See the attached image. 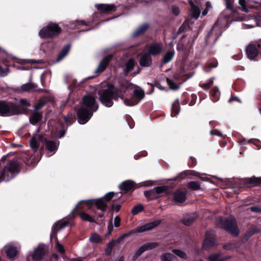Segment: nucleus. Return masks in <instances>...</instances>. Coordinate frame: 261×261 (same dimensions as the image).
Returning <instances> with one entry per match:
<instances>
[{"label":"nucleus","mask_w":261,"mask_h":261,"mask_svg":"<svg viewBox=\"0 0 261 261\" xmlns=\"http://www.w3.org/2000/svg\"><path fill=\"white\" fill-rule=\"evenodd\" d=\"M98 109V105L96 102L95 98L90 95H85L83 97V105L77 111L79 123L85 124Z\"/></svg>","instance_id":"f257e3e1"},{"label":"nucleus","mask_w":261,"mask_h":261,"mask_svg":"<svg viewBox=\"0 0 261 261\" xmlns=\"http://www.w3.org/2000/svg\"><path fill=\"white\" fill-rule=\"evenodd\" d=\"M62 31V28L57 23L50 22L39 31V36L43 39H53L58 37Z\"/></svg>","instance_id":"f03ea898"},{"label":"nucleus","mask_w":261,"mask_h":261,"mask_svg":"<svg viewBox=\"0 0 261 261\" xmlns=\"http://www.w3.org/2000/svg\"><path fill=\"white\" fill-rule=\"evenodd\" d=\"M20 170V161L14 159L10 161L8 164L1 171L4 180H9L17 174Z\"/></svg>","instance_id":"7ed1b4c3"},{"label":"nucleus","mask_w":261,"mask_h":261,"mask_svg":"<svg viewBox=\"0 0 261 261\" xmlns=\"http://www.w3.org/2000/svg\"><path fill=\"white\" fill-rule=\"evenodd\" d=\"M25 109L16 104L7 101H0V115L10 116L23 113Z\"/></svg>","instance_id":"20e7f679"},{"label":"nucleus","mask_w":261,"mask_h":261,"mask_svg":"<svg viewBox=\"0 0 261 261\" xmlns=\"http://www.w3.org/2000/svg\"><path fill=\"white\" fill-rule=\"evenodd\" d=\"M217 225L218 227L224 228L231 234L237 236L239 234V229L235 218L230 216L226 219H219Z\"/></svg>","instance_id":"39448f33"},{"label":"nucleus","mask_w":261,"mask_h":261,"mask_svg":"<svg viewBox=\"0 0 261 261\" xmlns=\"http://www.w3.org/2000/svg\"><path fill=\"white\" fill-rule=\"evenodd\" d=\"M98 95L101 103L108 108L111 107L113 105L115 97L117 95L114 93H110L108 91H104L100 90L98 91Z\"/></svg>","instance_id":"423d86ee"},{"label":"nucleus","mask_w":261,"mask_h":261,"mask_svg":"<svg viewBox=\"0 0 261 261\" xmlns=\"http://www.w3.org/2000/svg\"><path fill=\"white\" fill-rule=\"evenodd\" d=\"M246 54L249 59L253 60L261 53V39L251 42L247 47Z\"/></svg>","instance_id":"0eeeda50"},{"label":"nucleus","mask_w":261,"mask_h":261,"mask_svg":"<svg viewBox=\"0 0 261 261\" xmlns=\"http://www.w3.org/2000/svg\"><path fill=\"white\" fill-rule=\"evenodd\" d=\"M145 96L144 91L141 89H135L133 91V95L129 99H124V104L129 107L137 105Z\"/></svg>","instance_id":"6e6552de"},{"label":"nucleus","mask_w":261,"mask_h":261,"mask_svg":"<svg viewBox=\"0 0 261 261\" xmlns=\"http://www.w3.org/2000/svg\"><path fill=\"white\" fill-rule=\"evenodd\" d=\"M217 25L218 23L216 22L206 35L205 38L206 45L213 46L221 36L222 33L221 30H219L218 32H214V28H216Z\"/></svg>","instance_id":"1a4fd4ad"},{"label":"nucleus","mask_w":261,"mask_h":261,"mask_svg":"<svg viewBox=\"0 0 261 261\" xmlns=\"http://www.w3.org/2000/svg\"><path fill=\"white\" fill-rule=\"evenodd\" d=\"M83 210L84 205L83 202H79L73 211V217L79 216L83 221L94 222V218L87 213L83 212Z\"/></svg>","instance_id":"9d476101"},{"label":"nucleus","mask_w":261,"mask_h":261,"mask_svg":"<svg viewBox=\"0 0 261 261\" xmlns=\"http://www.w3.org/2000/svg\"><path fill=\"white\" fill-rule=\"evenodd\" d=\"M40 132L36 133L32 137L30 141L31 148L36 152L39 147L40 142L44 143L46 138Z\"/></svg>","instance_id":"9b49d317"},{"label":"nucleus","mask_w":261,"mask_h":261,"mask_svg":"<svg viewBox=\"0 0 261 261\" xmlns=\"http://www.w3.org/2000/svg\"><path fill=\"white\" fill-rule=\"evenodd\" d=\"M215 232L213 230L207 231L203 243L202 247L204 249H208L215 245Z\"/></svg>","instance_id":"f8f14e48"},{"label":"nucleus","mask_w":261,"mask_h":261,"mask_svg":"<svg viewBox=\"0 0 261 261\" xmlns=\"http://www.w3.org/2000/svg\"><path fill=\"white\" fill-rule=\"evenodd\" d=\"M163 50L161 43L153 42L149 44L147 53L150 56H157L160 55Z\"/></svg>","instance_id":"ddd939ff"},{"label":"nucleus","mask_w":261,"mask_h":261,"mask_svg":"<svg viewBox=\"0 0 261 261\" xmlns=\"http://www.w3.org/2000/svg\"><path fill=\"white\" fill-rule=\"evenodd\" d=\"M159 246V244L156 242H148L140 247L136 251L133 258L134 259L137 258L144 251L153 249Z\"/></svg>","instance_id":"4468645a"},{"label":"nucleus","mask_w":261,"mask_h":261,"mask_svg":"<svg viewBox=\"0 0 261 261\" xmlns=\"http://www.w3.org/2000/svg\"><path fill=\"white\" fill-rule=\"evenodd\" d=\"M113 58V55H108L105 56L100 62L94 72L95 73H100L104 71L108 67L110 62L112 61Z\"/></svg>","instance_id":"2eb2a0df"},{"label":"nucleus","mask_w":261,"mask_h":261,"mask_svg":"<svg viewBox=\"0 0 261 261\" xmlns=\"http://www.w3.org/2000/svg\"><path fill=\"white\" fill-rule=\"evenodd\" d=\"M150 25L147 22L143 23L139 25L132 34V37L134 38L142 36L150 29Z\"/></svg>","instance_id":"dca6fc26"},{"label":"nucleus","mask_w":261,"mask_h":261,"mask_svg":"<svg viewBox=\"0 0 261 261\" xmlns=\"http://www.w3.org/2000/svg\"><path fill=\"white\" fill-rule=\"evenodd\" d=\"M95 7L101 14H108L116 11V7L114 4H96Z\"/></svg>","instance_id":"f3484780"},{"label":"nucleus","mask_w":261,"mask_h":261,"mask_svg":"<svg viewBox=\"0 0 261 261\" xmlns=\"http://www.w3.org/2000/svg\"><path fill=\"white\" fill-rule=\"evenodd\" d=\"M46 149L48 151V156L53 155L57 151L58 147V143L52 140H47L46 138L44 142Z\"/></svg>","instance_id":"a211bd4d"},{"label":"nucleus","mask_w":261,"mask_h":261,"mask_svg":"<svg viewBox=\"0 0 261 261\" xmlns=\"http://www.w3.org/2000/svg\"><path fill=\"white\" fill-rule=\"evenodd\" d=\"M161 223V220H156L154 221L147 223L138 228L137 231L138 232H142L145 231L151 230L158 226Z\"/></svg>","instance_id":"6ab92c4d"},{"label":"nucleus","mask_w":261,"mask_h":261,"mask_svg":"<svg viewBox=\"0 0 261 261\" xmlns=\"http://www.w3.org/2000/svg\"><path fill=\"white\" fill-rule=\"evenodd\" d=\"M45 254V249L43 245H39L34 251L32 258L35 261L41 260Z\"/></svg>","instance_id":"aec40b11"},{"label":"nucleus","mask_w":261,"mask_h":261,"mask_svg":"<svg viewBox=\"0 0 261 261\" xmlns=\"http://www.w3.org/2000/svg\"><path fill=\"white\" fill-rule=\"evenodd\" d=\"M139 62L140 65L142 67H150L152 64L151 57L147 53H145L140 58Z\"/></svg>","instance_id":"412c9836"},{"label":"nucleus","mask_w":261,"mask_h":261,"mask_svg":"<svg viewBox=\"0 0 261 261\" xmlns=\"http://www.w3.org/2000/svg\"><path fill=\"white\" fill-rule=\"evenodd\" d=\"M131 85L132 84L127 80H119L118 81V85H117V92L124 93L127 91Z\"/></svg>","instance_id":"4be33fe9"},{"label":"nucleus","mask_w":261,"mask_h":261,"mask_svg":"<svg viewBox=\"0 0 261 261\" xmlns=\"http://www.w3.org/2000/svg\"><path fill=\"white\" fill-rule=\"evenodd\" d=\"M42 112L35 111L30 115L29 121L33 125H36L42 120Z\"/></svg>","instance_id":"5701e85b"},{"label":"nucleus","mask_w":261,"mask_h":261,"mask_svg":"<svg viewBox=\"0 0 261 261\" xmlns=\"http://www.w3.org/2000/svg\"><path fill=\"white\" fill-rule=\"evenodd\" d=\"M135 183L132 180H126L123 181L120 186L119 188L125 192H127L135 189Z\"/></svg>","instance_id":"b1692460"},{"label":"nucleus","mask_w":261,"mask_h":261,"mask_svg":"<svg viewBox=\"0 0 261 261\" xmlns=\"http://www.w3.org/2000/svg\"><path fill=\"white\" fill-rule=\"evenodd\" d=\"M174 200L179 203H183L186 199V193L179 190L176 191L173 196Z\"/></svg>","instance_id":"393cba45"},{"label":"nucleus","mask_w":261,"mask_h":261,"mask_svg":"<svg viewBox=\"0 0 261 261\" xmlns=\"http://www.w3.org/2000/svg\"><path fill=\"white\" fill-rule=\"evenodd\" d=\"M190 29V27L188 22L186 20L184 22L182 25L179 27L177 32L173 34L172 38L175 39L177 36L182 33H185Z\"/></svg>","instance_id":"a878e982"},{"label":"nucleus","mask_w":261,"mask_h":261,"mask_svg":"<svg viewBox=\"0 0 261 261\" xmlns=\"http://www.w3.org/2000/svg\"><path fill=\"white\" fill-rule=\"evenodd\" d=\"M71 48V44H67L65 45L59 53L57 58V61L59 62L62 60L65 57H66Z\"/></svg>","instance_id":"bb28decb"},{"label":"nucleus","mask_w":261,"mask_h":261,"mask_svg":"<svg viewBox=\"0 0 261 261\" xmlns=\"http://www.w3.org/2000/svg\"><path fill=\"white\" fill-rule=\"evenodd\" d=\"M37 87V85L33 83H28L23 84L21 86V90H19L20 92H31L35 91Z\"/></svg>","instance_id":"cd10ccee"},{"label":"nucleus","mask_w":261,"mask_h":261,"mask_svg":"<svg viewBox=\"0 0 261 261\" xmlns=\"http://www.w3.org/2000/svg\"><path fill=\"white\" fill-rule=\"evenodd\" d=\"M210 97L212 100L214 102L218 101L220 97V92L218 88L216 86L213 88L210 92Z\"/></svg>","instance_id":"c85d7f7f"},{"label":"nucleus","mask_w":261,"mask_h":261,"mask_svg":"<svg viewBox=\"0 0 261 261\" xmlns=\"http://www.w3.org/2000/svg\"><path fill=\"white\" fill-rule=\"evenodd\" d=\"M50 101L49 98L46 96L41 97L35 106V111H38L43 108L47 102Z\"/></svg>","instance_id":"c756f323"},{"label":"nucleus","mask_w":261,"mask_h":261,"mask_svg":"<svg viewBox=\"0 0 261 261\" xmlns=\"http://www.w3.org/2000/svg\"><path fill=\"white\" fill-rule=\"evenodd\" d=\"M180 110V103L178 99H176L172 103L171 112L172 117L176 116L178 114Z\"/></svg>","instance_id":"7c9ffc66"},{"label":"nucleus","mask_w":261,"mask_h":261,"mask_svg":"<svg viewBox=\"0 0 261 261\" xmlns=\"http://www.w3.org/2000/svg\"><path fill=\"white\" fill-rule=\"evenodd\" d=\"M135 65L134 60L133 59H129L125 64L124 71L125 75H128V73L134 69Z\"/></svg>","instance_id":"2f4dec72"},{"label":"nucleus","mask_w":261,"mask_h":261,"mask_svg":"<svg viewBox=\"0 0 261 261\" xmlns=\"http://www.w3.org/2000/svg\"><path fill=\"white\" fill-rule=\"evenodd\" d=\"M5 251L7 255L11 258H14L17 253L16 249L12 246H6Z\"/></svg>","instance_id":"473e14b6"},{"label":"nucleus","mask_w":261,"mask_h":261,"mask_svg":"<svg viewBox=\"0 0 261 261\" xmlns=\"http://www.w3.org/2000/svg\"><path fill=\"white\" fill-rule=\"evenodd\" d=\"M197 215L193 214L190 216H188L187 217H185L182 220V223L186 226H190L195 222V221L197 219Z\"/></svg>","instance_id":"72a5a7b5"},{"label":"nucleus","mask_w":261,"mask_h":261,"mask_svg":"<svg viewBox=\"0 0 261 261\" xmlns=\"http://www.w3.org/2000/svg\"><path fill=\"white\" fill-rule=\"evenodd\" d=\"M189 4L192 12L193 17L197 18L200 14V10L199 8L197 7L192 1H189Z\"/></svg>","instance_id":"f704fd0d"},{"label":"nucleus","mask_w":261,"mask_h":261,"mask_svg":"<svg viewBox=\"0 0 261 261\" xmlns=\"http://www.w3.org/2000/svg\"><path fill=\"white\" fill-rule=\"evenodd\" d=\"M174 55V50H169L168 51L164 56L162 63L166 64L169 62H170L172 59L173 58Z\"/></svg>","instance_id":"c9c22d12"},{"label":"nucleus","mask_w":261,"mask_h":261,"mask_svg":"<svg viewBox=\"0 0 261 261\" xmlns=\"http://www.w3.org/2000/svg\"><path fill=\"white\" fill-rule=\"evenodd\" d=\"M68 222L66 221L57 222L53 226V231L54 232H57L59 230L66 226L68 225Z\"/></svg>","instance_id":"e433bc0d"},{"label":"nucleus","mask_w":261,"mask_h":261,"mask_svg":"<svg viewBox=\"0 0 261 261\" xmlns=\"http://www.w3.org/2000/svg\"><path fill=\"white\" fill-rule=\"evenodd\" d=\"M176 49L177 51L181 52L184 54L183 59H187L188 56V53L186 47L183 43H178L176 46Z\"/></svg>","instance_id":"4c0bfd02"},{"label":"nucleus","mask_w":261,"mask_h":261,"mask_svg":"<svg viewBox=\"0 0 261 261\" xmlns=\"http://www.w3.org/2000/svg\"><path fill=\"white\" fill-rule=\"evenodd\" d=\"M94 204L96 206V207L100 210L102 211H104L106 210L107 205L106 202L103 201V200L99 199L95 201L94 202Z\"/></svg>","instance_id":"58836bf2"},{"label":"nucleus","mask_w":261,"mask_h":261,"mask_svg":"<svg viewBox=\"0 0 261 261\" xmlns=\"http://www.w3.org/2000/svg\"><path fill=\"white\" fill-rule=\"evenodd\" d=\"M218 63L217 60H213L209 62H207L205 66L204 70L206 72L211 71L212 68H216L217 67Z\"/></svg>","instance_id":"ea45409f"},{"label":"nucleus","mask_w":261,"mask_h":261,"mask_svg":"<svg viewBox=\"0 0 261 261\" xmlns=\"http://www.w3.org/2000/svg\"><path fill=\"white\" fill-rule=\"evenodd\" d=\"M144 195L149 199H154L159 198V196H158L154 189H153L151 190L145 191Z\"/></svg>","instance_id":"a19ab883"},{"label":"nucleus","mask_w":261,"mask_h":261,"mask_svg":"<svg viewBox=\"0 0 261 261\" xmlns=\"http://www.w3.org/2000/svg\"><path fill=\"white\" fill-rule=\"evenodd\" d=\"M89 26V22H86L85 21L81 20H76L74 23L71 24L70 28L72 29H80L81 26L83 25Z\"/></svg>","instance_id":"79ce46f5"},{"label":"nucleus","mask_w":261,"mask_h":261,"mask_svg":"<svg viewBox=\"0 0 261 261\" xmlns=\"http://www.w3.org/2000/svg\"><path fill=\"white\" fill-rule=\"evenodd\" d=\"M89 240L92 243L98 244L101 241V238L99 234L94 233L90 237Z\"/></svg>","instance_id":"37998d69"},{"label":"nucleus","mask_w":261,"mask_h":261,"mask_svg":"<svg viewBox=\"0 0 261 261\" xmlns=\"http://www.w3.org/2000/svg\"><path fill=\"white\" fill-rule=\"evenodd\" d=\"M189 188L193 190H198L200 188V184L198 181H192L188 183Z\"/></svg>","instance_id":"c03bdc74"},{"label":"nucleus","mask_w":261,"mask_h":261,"mask_svg":"<svg viewBox=\"0 0 261 261\" xmlns=\"http://www.w3.org/2000/svg\"><path fill=\"white\" fill-rule=\"evenodd\" d=\"M226 9L229 10L231 13H234L235 10L233 8L234 0H224Z\"/></svg>","instance_id":"a18cd8bd"},{"label":"nucleus","mask_w":261,"mask_h":261,"mask_svg":"<svg viewBox=\"0 0 261 261\" xmlns=\"http://www.w3.org/2000/svg\"><path fill=\"white\" fill-rule=\"evenodd\" d=\"M174 257V255L172 253H165L162 255L161 258L162 261H172Z\"/></svg>","instance_id":"49530a36"},{"label":"nucleus","mask_w":261,"mask_h":261,"mask_svg":"<svg viewBox=\"0 0 261 261\" xmlns=\"http://www.w3.org/2000/svg\"><path fill=\"white\" fill-rule=\"evenodd\" d=\"M16 105L18 106L21 107V108H23V109H25V111H24V112L22 114H25L27 112L28 107L30 106V103H29L27 101V100L24 99H21L20 100V104H19V105L16 104Z\"/></svg>","instance_id":"de8ad7c7"},{"label":"nucleus","mask_w":261,"mask_h":261,"mask_svg":"<svg viewBox=\"0 0 261 261\" xmlns=\"http://www.w3.org/2000/svg\"><path fill=\"white\" fill-rule=\"evenodd\" d=\"M166 81L169 85L170 88L172 90H177L179 89V86L176 85L173 81L171 80L170 79L167 77Z\"/></svg>","instance_id":"09e8293b"},{"label":"nucleus","mask_w":261,"mask_h":261,"mask_svg":"<svg viewBox=\"0 0 261 261\" xmlns=\"http://www.w3.org/2000/svg\"><path fill=\"white\" fill-rule=\"evenodd\" d=\"M155 190V192L156 193L159 197L161 194L166 192L168 190V187L166 186L158 187L154 188Z\"/></svg>","instance_id":"8fccbe9b"},{"label":"nucleus","mask_w":261,"mask_h":261,"mask_svg":"<svg viewBox=\"0 0 261 261\" xmlns=\"http://www.w3.org/2000/svg\"><path fill=\"white\" fill-rule=\"evenodd\" d=\"M172 252L175 254H176V255H177L178 256L181 258L186 259L187 258V255L186 253L181 250L178 249H173L172 250Z\"/></svg>","instance_id":"3c124183"},{"label":"nucleus","mask_w":261,"mask_h":261,"mask_svg":"<svg viewBox=\"0 0 261 261\" xmlns=\"http://www.w3.org/2000/svg\"><path fill=\"white\" fill-rule=\"evenodd\" d=\"M117 86H115L113 84H109L106 89H102L101 90L104 91H108L110 92V93H115L117 92Z\"/></svg>","instance_id":"603ef678"},{"label":"nucleus","mask_w":261,"mask_h":261,"mask_svg":"<svg viewBox=\"0 0 261 261\" xmlns=\"http://www.w3.org/2000/svg\"><path fill=\"white\" fill-rule=\"evenodd\" d=\"M143 206L141 204H139L133 207L132 210V213L134 215H136L143 210Z\"/></svg>","instance_id":"864d4df0"},{"label":"nucleus","mask_w":261,"mask_h":261,"mask_svg":"<svg viewBox=\"0 0 261 261\" xmlns=\"http://www.w3.org/2000/svg\"><path fill=\"white\" fill-rule=\"evenodd\" d=\"M208 259L210 261H223V259L219 254H215L210 255Z\"/></svg>","instance_id":"5fc2aeb1"},{"label":"nucleus","mask_w":261,"mask_h":261,"mask_svg":"<svg viewBox=\"0 0 261 261\" xmlns=\"http://www.w3.org/2000/svg\"><path fill=\"white\" fill-rule=\"evenodd\" d=\"M249 183L252 184L253 186H257L261 184V177H252L250 179Z\"/></svg>","instance_id":"6e6d98bb"},{"label":"nucleus","mask_w":261,"mask_h":261,"mask_svg":"<svg viewBox=\"0 0 261 261\" xmlns=\"http://www.w3.org/2000/svg\"><path fill=\"white\" fill-rule=\"evenodd\" d=\"M239 4L242 7V10L247 12L248 11L247 7L246 4V0H239Z\"/></svg>","instance_id":"4d7b16f0"},{"label":"nucleus","mask_w":261,"mask_h":261,"mask_svg":"<svg viewBox=\"0 0 261 261\" xmlns=\"http://www.w3.org/2000/svg\"><path fill=\"white\" fill-rule=\"evenodd\" d=\"M114 93L116 94V96L115 97V100H117L119 98L121 99H123L124 101V99L126 98H124V96L123 95V93H120V92H115Z\"/></svg>","instance_id":"13d9d810"},{"label":"nucleus","mask_w":261,"mask_h":261,"mask_svg":"<svg viewBox=\"0 0 261 261\" xmlns=\"http://www.w3.org/2000/svg\"><path fill=\"white\" fill-rule=\"evenodd\" d=\"M191 100L189 102V105L192 106H193L196 103V99H197V96L195 94H192L191 95Z\"/></svg>","instance_id":"bf43d9fd"},{"label":"nucleus","mask_w":261,"mask_h":261,"mask_svg":"<svg viewBox=\"0 0 261 261\" xmlns=\"http://www.w3.org/2000/svg\"><path fill=\"white\" fill-rule=\"evenodd\" d=\"M172 12L175 16H178L180 13V10L178 7L176 6L172 7Z\"/></svg>","instance_id":"052dcab7"},{"label":"nucleus","mask_w":261,"mask_h":261,"mask_svg":"<svg viewBox=\"0 0 261 261\" xmlns=\"http://www.w3.org/2000/svg\"><path fill=\"white\" fill-rule=\"evenodd\" d=\"M115 193L113 192H110L107 194L105 196V199L107 201H109L112 199V198L114 196Z\"/></svg>","instance_id":"680f3d73"},{"label":"nucleus","mask_w":261,"mask_h":261,"mask_svg":"<svg viewBox=\"0 0 261 261\" xmlns=\"http://www.w3.org/2000/svg\"><path fill=\"white\" fill-rule=\"evenodd\" d=\"M127 124L129 125V128L130 129H132L134 127L135 122H134V120L131 118H127Z\"/></svg>","instance_id":"e2e57ef3"},{"label":"nucleus","mask_w":261,"mask_h":261,"mask_svg":"<svg viewBox=\"0 0 261 261\" xmlns=\"http://www.w3.org/2000/svg\"><path fill=\"white\" fill-rule=\"evenodd\" d=\"M121 219L119 216H116L114 219V225L115 227H119L120 224Z\"/></svg>","instance_id":"0e129e2a"},{"label":"nucleus","mask_w":261,"mask_h":261,"mask_svg":"<svg viewBox=\"0 0 261 261\" xmlns=\"http://www.w3.org/2000/svg\"><path fill=\"white\" fill-rule=\"evenodd\" d=\"M187 95V93H183V94L181 96V98L184 99L181 102V103L182 105H186L189 102V99L187 98V97H186Z\"/></svg>","instance_id":"69168bd1"},{"label":"nucleus","mask_w":261,"mask_h":261,"mask_svg":"<svg viewBox=\"0 0 261 261\" xmlns=\"http://www.w3.org/2000/svg\"><path fill=\"white\" fill-rule=\"evenodd\" d=\"M56 246H57V248L58 251L60 253H64L65 250L64 249L63 246L61 244H59V243H57L56 244Z\"/></svg>","instance_id":"338daca9"},{"label":"nucleus","mask_w":261,"mask_h":261,"mask_svg":"<svg viewBox=\"0 0 261 261\" xmlns=\"http://www.w3.org/2000/svg\"><path fill=\"white\" fill-rule=\"evenodd\" d=\"M200 86L206 91H207L211 87L207 83L200 84Z\"/></svg>","instance_id":"774afa93"}]
</instances>
